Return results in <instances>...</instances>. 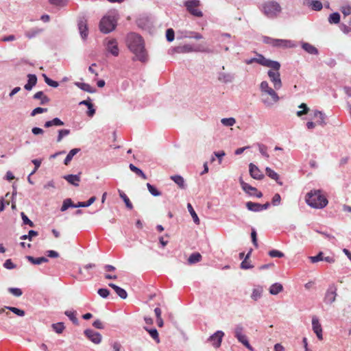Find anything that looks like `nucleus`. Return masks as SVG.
Segmentation results:
<instances>
[{"instance_id": "obj_1", "label": "nucleus", "mask_w": 351, "mask_h": 351, "mask_svg": "<svg viewBox=\"0 0 351 351\" xmlns=\"http://www.w3.org/2000/svg\"><path fill=\"white\" fill-rule=\"evenodd\" d=\"M256 56V58L246 59L245 62L247 64H251L256 62L262 66L271 69V70L268 71L267 75L270 79V81L273 83L274 88L276 90H279L282 86L280 79V74L279 73V70L280 69V62L278 61L267 59L260 53H257Z\"/></svg>"}, {"instance_id": "obj_2", "label": "nucleus", "mask_w": 351, "mask_h": 351, "mask_svg": "<svg viewBox=\"0 0 351 351\" xmlns=\"http://www.w3.org/2000/svg\"><path fill=\"white\" fill-rule=\"evenodd\" d=\"M127 44L130 50L135 55L134 60H138L143 62L147 60L144 41L141 36L136 33L129 34L127 37Z\"/></svg>"}, {"instance_id": "obj_3", "label": "nucleus", "mask_w": 351, "mask_h": 351, "mask_svg": "<svg viewBox=\"0 0 351 351\" xmlns=\"http://www.w3.org/2000/svg\"><path fill=\"white\" fill-rule=\"evenodd\" d=\"M260 90L261 91V101L267 107H271L277 103L280 97L276 91L269 87L267 81H263L260 84Z\"/></svg>"}, {"instance_id": "obj_4", "label": "nucleus", "mask_w": 351, "mask_h": 351, "mask_svg": "<svg viewBox=\"0 0 351 351\" xmlns=\"http://www.w3.org/2000/svg\"><path fill=\"white\" fill-rule=\"evenodd\" d=\"M306 202L311 208L321 209L327 205L328 199L322 195L320 190H314L306 194Z\"/></svg>"}, {"instance_id": "obj_5", "label": "nucleus", "mask_w": 351, "mask_h": 351, "mask_svg": "<svg viewBox=\"0 0 351 351\" xmlns=\"http://www.w3.org/2000/svg\"><path fill=\"white\" fill-rule=\"evenodd\" d=\"M261 11L268 19H276L282 12V8L276 1H267L261 5Z\"/></svg>"}, {"instance_id": "obj_6", "label": "nucleus", "mask_w": 351, "mask_h": 351, "mask_svg": "<svg viewBox=\"0 0 351 351\" xmlns=\"http://www.w3.org/2000/svg\"><path fill=\"white\" fill-rule=\"evenodd\" d=\"M118 18L115 14L104 16L99 22V30L104 34H108L113 31L117 24Z\"/></svg>"}, {"instance_id": "obj_7", "label": "nucleus", "mask_w": 351, "mask_h": 351, "mask_svg": "<svg viewBox=\"0 0 351 351\" xmlns=\"http://www.w3.org/2000/svg\"><path fill=\"white\" fill-rule=\"evenodd\" d=\"M263 42L274 47L287 49L293 48L296 45L291 40L273 38L269 36H263Z\"/></svg>"}, {"instance_id": "obj_8", "label": "nucleus", "mask_w": 351, "mask_h": 351, "mask_svg": "<svg viewBox=\"0 0 351 351\" xmlns=\"http://www.w3.org/2000/svg\"><path fill=\"white\" fill-rule=\"evenodd\" d=\"M184 5L191 15L196 17L203 16V12L197 8L200 5L199 0H187L184 1Z\"/></svg>"}, {"instance_id": "obj_9", "label": "nucleus", "mask_w": 351, "mask_h": 351, "mask_svg": "<svg viewBox=\"0 0 351 351\" xmlns=\"http://www.w3.org/2000/svg\"><path fill=\"white\" fill-rule=\"evenodd\" d=\"M243 327L241 324L237 325L234 328V337L240 343H241L247 348H248L250 350H252V348L250 346L247 337L243 333Z\"/></svg>"}, {"instance_id": "obj_10", "label": "nucleus", "mask_w": 351, "mask_h": 351, "mask_svg": "<svg viewBox=\"0 0 351 351\" xmlns=\"http://www.w3.org/2000/svg\"><path fill=\"white\" fill-rule=\"evenodd\" d=\"M337 288L335 286V285L332 284L328 286V288L327 289V290L326 291L324 298V302L326 304H331L332 303H333L335 301L336 297L337 295Z\"/></svg>"}, {"instance_id": "obj_11", "label": "nucleus", "mask_w": 351, "mask_h": 351, "mask_svg": "<svg viewBox=\"0 0 351 351\" xmlns=\"http://www.w3.org/2000/svg\"><path fill=\"white\" fill-rule=\"evenodd\" d=\"M77 27L82 38L84 40L88 35L87 19L85 16L79 17L77 20Z\"/></svg>"}, {"instance_id": "obj_12", "label": "nucleus", "mask_w": 351, "mask_h": 351, "mask_svg": "<svg viewBox=\"0 0 351 351\" xmlns=\"http://www.w3.org/2000/svg\"><path fill=\"white\" fill-rule=\"evenodd\" d=\"M223 336L224 332L222 330H217L210 336L207 341L210 342L213 347L218 348L221 346Z\"/></svg>"}, {"instance_id": "obj_13", "label": "nucleus", "mask_w": 351, "mask_h": 351, "mask_svg": "<svg viewBox=\"0 0 351 351\" xmlns=\"http://www.w3.org/2000/svg\"><path fill=\"white\" fill-rule=\"evenodd\" d=\"M84 333V335L93 343L99 344L101 342L102 337L99 332L94 331L92 329H86Z\"/></svg>"}, {"instance_id": "obj_14", "label": "nucleus", "mask_w": 351, "mask_h": 351, "mask_svg": "<svg viewBox=\"0 0 351 351\" xmlns=\"http://www.w3.org/2000/svg\"><path fill=\"white\" fill-rule=\"evenodd\" d=\"M312 328L317 337L319 340L323 339L322 328L317 316L312 317Z\"/></svg>"}, {"instance_id": "obj_15", "label": "nucleus", "mask_w": 351, "mask_h": 351, "mask_svg": "<svg viewBox=\"0 0 351 351\" xmlns=\"http://www.w3.org/2000/svg\"><path fill=\"white\" fill-rule=\"evenodd\" d=\"M250 174L255 180H262L264 178L263 173L257 166L253 163L249 165Z\"/></svg>"}, {"instance_id": "obj_16", "label": "nucleus", "mask_w": 351, "mask_h": 351, "mask_svg": "<svg viewBox=\"0 0 351 351\" xmlns=\"http://www.w3.org/2000/svg\"><path fill=\"white\" fill-rule=\"evenodd\" d=\"M234 77V74L232 73L219 72L217 74L218 80L225 84L232 82Z\"/></svg>"}, {"instance_id": "obj_17", "label": "nucleus", "mask_w": 351, "mask_h": 351, "mask_svg": "<svg viewBox=\"0 0 351 351\" xmlns=\"http://www.w3.org/2000/svg\"><path fill=\"white\" fill-rule=\"evenodd\" d=\"M63 178L66 180L69 184L77 186H79V183L80 182V173L73 175L69 174L63 176Z\"/></svg>"}, {"instance_id": "obj_18", "label": "nucleus", "mask_w": 351, "mask_h": 351, "mask_svg": "<svg viewBox=\"0 0 351 351\" xmlns=\"http://www.w3.org/2000/svg\"><path fill=\"white\" fill-rule=\"evenodd\" d=\"M108 51L114 56H117L119 53L117 43L115 40H110L107 44Z\"/></svg>"}, {"instance_id": "obj_19", "label": "nucleus", "mask_w": 351, "mask_h": 351, "mask_svg": "<svg viewBox=\"0 0 351 351\" xmlns=\"http://www.w3.org/2000/svg\"><path fill=\"white\" fill-rule=\"evenodd\" d=\"M302 48L308 53L311 55H318V49L311 44L306 42H301Z\"/></svg>"}, {"instance_id": "obj_20", "label": "nucleus", "mask_w": 351, "mask_h": 351, "mask_svg": "<svg viewBox=\"0 0 351 351\" xmlns=\"http://www.w3.org/2000/svg\"><path fill=\"white\" fill-rule=\"evenodd\" d=\"M239 182L242 189L250 195L252 196L254 195V192H257V189L255 187L245 182L242 179H240Z\"/></svg>"}, {"instance_id": "obj_21", "label": "nucleus", "mask_w": 351, "mask_h": 351, "mask_svg": "<svg viewBox=\"0 0 351 351\" xmlns=\"http://www.w3.org/2000/svg\"><path fill=\"white\" fill-rule=\"evenodd\" d=\"M27 78V83L24 86V88L27 90H31L37 83V77L34 74H28Z\"/></svg>"}, {"instance_id": "obj_22", "label": "nucleus", "mask_w": 351, "mask_h": 351, "mask_svg": "<svg viewBox=\"0 0 351 351\" xmlns=\"http://www.w3.org/2000/svg\"><path fill=\"white\" fill-rule=\"evenodd\" d=\"M314 117L318 119L317 121L318 125H320L322 126H324L326 125V115L324 112L319 110H315Z\"/></svg>"}, {"instance_id": "obj_23", "label": "nucleus", "mask_w": 351, "mask_h": 351, "mask_svg": "<svg viewBox=\"0 0 351 351\" xmlns=\"http://www.w3.org/2000/svg\"><path fill=\"white\" fill-rule=\"evenodd\" d=\"M80 105L86 106V108H88L87 115L88 117H92L95 114V109L94 108L93 104L90 102L89 97L88 100H83L80 102Z\"/></svg>"}, {"instance_id": "obj_24", "label": "nucleus", "mask_w": 351, "mask_h": 351, "mask_svg": "<svg viewBox=\"0 0 351 351\" xmlns=\"http://www.w3.org/2000/svg\"><path fill=\"white\" fill-rule=\"evenodd\" d=\"M108 286L112 288L116 293L121 298V299H125L128 297V293L125 289L123 288L113 284V283H109Z\"/></svg>"}, {"instance_id": "obj_25", "label": "nucleus", "mask_w": 351, "mask_h": 351, "mask_svg": "<svg viewBox=\"0 0 351 351\" xmlns=\"http://www.w3.org/2000/svg\"><path fill=\"white\" fill-rule=\"evenodd\" d=\"M170 178L178 186V187L180 189H186V185L185 184V181H184L183 177H182L181 176L174 175V176H171L170 177Z\"/></svg>"}, {"instance_id": "obj_26", "label": "nucleus", "mask_w": 351, "mask_h": 351, "mask_svg": "<svg viewBox=\"0 0 351 351\" xmlns=\"http://www.w3.org/2000/svg\"><path fill=\"white\" fill-rule=\"evenodd\" d=\"M26 258L34 265H40L44 263H47L49 261L48 258L45 256L34 258L32 256H27Z\"/></svg>"}, {"instance_id": "obj_27", "label": "nucleus", "mask_w": 351, "mask_h": 351, "mask_svg": "<svg viewBox=\"0 0 351 351\" xmlns=\"http://www.w3.org/2000/svg\"><path fill=\"white\" fill-rule=\"evenodd\" d=\"M75 86L81 90L87 93H93L96 91V89L92 87L90 84L84 82H75Z\"/></svg>"}, {"instance_id": "obj_28", "label": "nucleus", "mask_w": 351, "mask_h": 351, "mask_svg": "<svg viewBox=\"0 0 351 351\" xmlns=\"http://www.w3.org/2000/svg\"><path fill=\"white\" fill-rule=\"evenodd\" d=\"M173 51L176 53H188L195 51L193 46L191 45H184L183 46H178L173 48Z\"/></svg>"}, {"instance_id": "obj_29", "label": "nucleus", "mask_w": 351, "mask_h": 351, "mask_svg": "<svg viewBox=\"0 0 351 351\" xmlns=\"http://www.w3.org/2000/svg\"><path fill=\"white\" fill-rule=\"evenodd\" d=\"M64 125V122L59 118L56 117L52 120L47 121L45 123L44 126L47 128L52 126H62Z\"/></svg>"}, {"instance_id": "obj_30", "label": "nucleus", "mask_w": 351, "mask_h": 351, "mask_svg": "<svg viewBox=\"0 0 351 351\" xmlns=\"http://www.w3.org/2000/svg\"><path fill=\"white\" fill-rule=\"evenodd\" d=\"M283 290L282 285L279 282L272 284L269 287V293L271 295H277Z\"/></svg>"}, {"instance_id": "obj_31", "label": "nucleus", "mask_w": 351, "mask_h": 351, "mask_svg": "<svg viewBox=\"0 0 351 351\" xmlns=\"http://www.w3.org/2000/svg\"><path fill=\"white\" fill-rule=\"evenodd\" d=\"M34 99H40V104L44 105L49 102V98L44 95L43 91H38L34 95Z\"/></svg>"}, {"instance_id": "obj_32", "label": "nucleus", "mask_w": 351, "mask_h": 351, "mask_svg": "<svg viewBox=\"0 0 351 351\" xmlns=\"http://www.w3.org/2000/svg\"><path fill=\"white\" fill-rule=\"evenodd\" d=\"M306 5L315 11H320L323 8L322 3L318 0H312L310 2H307Z\"/></svg>"}, {"instance_id": "obj_33", "label": "nucleus", "mask_w": 351, "mask_h": 351, "mask_svg": "<svg viewBox=\"0 0 351 351\" xmlns=\"http://www.w3.org/2000/svg\"><path fill=\"white\" fill-rule=\"evenodd\" d=\"M69 208H78L77 206V204H73L71 199H70V198L65 199L63 201L60 210L62 212H64V211L66 210Z\"/></svg>"}, {"instance_id": "obj_34", "label": "nucleus", "mask_w": 351, "mask_h": 351, "mask_svg": "<svg viewBox=\"0 0 351 351\" xmlns=\"http://www.w3.org/2000/svg\"><path fill=\"white\" fill-rule=\"evenodd\" d=\"M80 151V149L79 148H74L69 151L67 156L64 158V164L65 165H68L71 160L73 159V156L77 154Z\"/></svg>"}, {"instance_id": "obj_35", "label": "nucleus", "mask_w": 351, "mask_h": 351, "mask_svg": "<svg viewBox=\"0 0 351 351\" xmlns=\"http://www.w3.org/2000/svg\"><path fill=\"white\" fill-rule=\"evenodd\" d=\"M263 291V289L262 287L259 286L256 288H254L251 294V298L254 301H257L261 298Z\"/></svg>"}, {"instance_id": "obj_36", "label": "nucleus", "mask_w": 351, "mask_h": 351, "mask_svg": "<svg viewBox=\"0 0 351 351\" xmlns=\"http://www.w3.org/2000/svg\"><path fill=\"white\" fill-rule=\"evenodd\" d=\"M265 171H266V173L267 175L271 179L274 180L276 181V182L278 184H279L280 185H282V183L281 182L279 181V175L275 172L274 170H272L271 168L269 167H266L265 169Z\"/></svg>"}, {"instance_id": "obj_37", "label": "nucleus", "mask_w": 351, "mask_h": 351, "mask_svg": "<svg viewBox=\"0 0 351 351\" xmlns=\"http://www.w3.org/2000/svg\"><path fill=\"white\" fill-rule=\"evenodd\" d=\"M247 208L253 212H260L261 211V204L252 202H247L246 203Z\"/></svg>"}, {"instance_id": "obj_38", "label": "nucleus", "mask_w": 351, "mask_h": 351, "mask_svg": "<svg viewBox=\"0 0 351 351\" xmlns=\"http://www.w3.org/2000/svg\"><path fill=\"white\" fill-rule=\"evenodd\" d=\"M202 260V255L198 252L192 253L188 258V262L190 264H195Z\"/></svg>"}, {"instance_id": "obj_39", "label": "nucleus", "mask_w": 351, "mask_h": 351, "mask_svg": "<svg viewBox=\"0 0 351 351\" xmlns=\"http://www.w3.org/2000/svg\"><path fill=\"white\" fill-rule=\"evenodd\" d=\"M129 168L132 171H133L134 173H135L136 175L141 177L142 178H143L145 180H146L147 178V176L143 173V171L141 169H140L139 168L136 167L133 164H130Z\"/></svg>"}, {"instance_id": "obj_40", "label": "nucleus", "mask_w": 351, "mask_h": 351, "mask_svg": "<svg viewBox=\"0 0 351 351\" xmlns=\"http://www.w3.org/2000/svg\"><path fill=\"white\" fill-rule=\"evenodd\" d=\"M340 14L339 12H333L329 15L328 22L330 24H337L340 22Z\"/></svg>"}, {"instance_id": "obj_41", "label": "nucleus", "mask_w": 351, "mask_h": 351, "mask_svg": "<svg viewBox=\"0 0 351 351\" xmlns=\"http://www.w3.org/2000/svg\"><path fill=\"white\" fill-rule=\"evenodd\" d=\"M187 208H188V210L190 213L195 223L199 224V217H198L197 215L196 214L195 210L193 209L192 205L190 203H189L187 204Z\"/></svg>"}, {"instance_id": "obj_42", "label": "nucleus", "mask_w": 351, "mask_h": 351, "mask_svg": "<svg viewBox=\"0 0 351 351\" xmlns=\"http://www.w3.org/2000/svg\"><path fill=\"white\" fill-rule=\"evenodd\" d=\"M156 322L158 327H162L164 325L163 319L161 317V310L159 308H155Z\"/></svg>"}, {"instance_id": "obj_43", "label": "nucleus", "mask_w": 351, "mask_h": 351, "mask_svg": "<svg viewBox=\"0 0 351 351\" xmlns=\"http://www.w3.org/2000/svg\"><path fill=\"white\" fill-rule=\"evenodd\" d=\"M65 315H66L69 319L75 325L78 324V319L76 317V312L71 311H66L64 312Z\"/></svg>"}, {"instance_id": "obj_44", "label": "nucleus", "mask_w": 351, "mask_h": 351, "mask_svg": "<svg viewBox=\"0 0 351 351\" xmlns=\"http://www.w3.org/2000/svg\"><path fill=\"white\" fill-rule=\"evenodd\" d=\"M53 330L58 334H61L65 328L63 322H58L51 325Z\"/></svg>"}, {"instance_id": "obj_45", "label": "nucleus", "mask_w": 351, "mask_h": 351, "mask_svg": "<svg viewBox=\"0 0 351 351\" xmlns=\"http://www.w3.org/2000/svg\"><path fill=\"white\" fill-rule=\"evenodd\" d=\"M119 195L125 202L126 207L130 210L132 209L133 206L128 197L123 191H119Z\"/></svg>"}, {"instance_id": "obj_46", "label": "nucleus", "mask_w": 351, "mask_h": 351, "mask_svg": "<svg viewBox=\"0 0 351 351\" xmlns=\"http://www.w3.org/2000/svg\"><path fill=\"white\" fill-rule=\"evenodd\" d=\"M221 123L226 127L233 126L236 123V119L233 117L223 118L221 120Z\"/></svg>"}, {"instance_id": "obj_47", "label": "nucleus", "mask_w": 351, "mask_h": 351, "mask_svg": "<svg viewBox=\"0 0 351 351\" xmlns=\"http://www.w3.org/2000/svg\"><path fill=\"white\" fill-rule=\"evenodd\" d=\"M38 232L37 231H35V230H30L29 232H28V234H24V235H22L20 239L21 240H26V239H28L29 241H32V238L34 237H36L38 236Z\"/></svg>"}, {"instance_id": "obj_48", "label": "nucleus", "mask_w": 351, "mask_h": 351, "mask_svg": "<svg viewBox=\"0 0 351 351\" xmlns=\"http://www.w3.org/2000/svg\"><path fill=\"white\" fill-rule=\"evenodd\" d=\"M71 133L70 130L69 129H62L58 130V135L57 136V142H60L62 138L69 135Z\"/></svg>"}, {"instance_id": "obj_49", "label": "nucleus", "mask_w": 351, "mask_h": 351, "mask_svg": "<svg viewBox=\"0 0 351 351\" xmlns=\"http://www.w3.org/2000/svg\"><path fill=\"white\" fill-rule=\"evenodd\" d=\"M5 308L19 317H23L25 315V311L22 309H20V308H18L16 307H13V306H5Z\"/></svg>"}, {"instance_id": "obj_50", "label": "nucleus", "mask_w": 351, "mask_h": 351, "mask_svg": "<svg viewBox=\"0 0 351 351\" xmlns=\"http://www.w3.org/2000/svg\"><path fill=\"white\" fill-rule=\"evenodd\" d=\"M96 199L95 196L91 197L87 202H79L77 204V206L80 207H88L90 206Z\"/></svg>"}, {"instance_id": "obj_51", "label": "nucleus", "mask_w": 351, "mask_h": 351, "mask_svg": "<svg viewBox=\"0 0 351 351\" xmlns=\"http://www.w3.org/2000/svg\"><path fill=\"white\" fill-rule=\"evenodd\" d=\"M43 76L44 77V80H45V83L51 86V87H53V88H56L58 86L59 84L58 82L56 81H54L51 79H50L49 77H48L45 74H43Z\"/></svg>"}, {"instance_id": "obj_52", "label": "nucleus", "mask_w": 351, "mask_h": 351, "mask_svg": "<svg viewBox=\"0 0 351 351\" xmlns=\"http://www.w3.org/2000/svg\"><path fill=\"white\" fill-rule=\"evenodd\" d=\"M21 216L23 224L28 225L32 228L34 227V223L28 218V217L23 212L21 213Z\"/></svg>"}, {"instance_id": "obj_53", "label": "nucleus", "mask_w": 351, "mask_h": 351, "mask_svg": "<svg viewBox=\"0 0 351 351\" xmlns=\"http://www.w3.org/2000/svg\"><path fill=\"white\" fill-rule=\"evenodd\" d=\"M258 150H259L260 153L261 154V155L263 157L268 158L269 156L267 152V146L263 144L258 143Z\"/></svg>"}, {"instance_id": "obj_54", "label": "nucleus", "mask_w": 351, "mask_h": 351, "mask_svg": "<svg viewBox=\"0 0 351 351\" xmlns=\"http://www.w3.org/2000/svg\"><path fill=\"white\" fill-rule=\"evenodd\" d=\"M42 32L40 29H34L25 32V36L29 38L35 37L37 34Z\"/></svg>"}, {"instance_id": "obj_55", "label": "nucleus", "mask_w": 351, "mask_h": 351, "mask_svg": "<svg viewBox=\"0 0 351 351\" xmlns=\"http://www.w3.org/2000/svg\"><path fill=\"white\" fill-rule=\"evenodd\" d=\"M175 38V32L172 28H169L166 31V38L168 42H172Z\"/></svg>"}, {"instance_id": "obj_56", "label": "nucleus", "mask_w": 351, "mask_h": 351, "mask_svg": "<svg viewBox=\"0 0 351 351\" xmlns=\"http://www.w3.org/2000/svg\"><path fill=\"white\" fill-rule=\"evenodd\" d=\"M300 108H302V110H300L297 112V115L298 117H302L304 114H306L309 110V108L307 107L306 104L304 103L301 104L299 106Z\"/></svg>"}, {"instance_id": "obj_57", "label": "nucleus", "mask_w": 351, "mask_h": 351, "mask_svg": "<svg viewBox=\"0 0 351 351\" xmlns=\"http://www.w3.org/2000/svg\"><path fill=\"white\" fill-rule=\"evenodd\" d=\"M269 255L272 258H282L285 256V254L277 250H272L269 252Z\"/></svg>"}, {"instance_id": "obj_58", "label": "nucleus", "mask_w": 351, "mask_h": 351, "mask_svg": "<svg viewBox=\"0 0 351 351\" xmlns=\"http://www.w3.org/2000/svg\"><path fill=\"white\" fill-rule=\"evenodd\" d=\"M323 254H324L322 252H319L316 256H309V259L311 260V262L313 263H317L319 261H322Z\"/></svg>"}, {"instance_id": "obj_59", "label": "nucleus", "mask_w": 351, "mask_h": 351, "mask_svg": "<svg viewBox=\"0 0 351 351\" xmlns=\"http://www.w3.org/2000/svg\"><path fill=\"white\" fill-rule=\"evenodd\" d=\"M97 293L103 298H107L110 295V291L106 288H101L97 290Z\"/></svg>"}, {"instance_id": "obj_60", "label": "nucleus", "mask_w": 351, "mask_h": 351, "mask_svg": "<svg viewBox=\"0 0 351 351\" xmlns=\"http://www.w3.org/2000/svg\"><path fill=\"white\" fill-rule=\"evenodd\" d=\"M8 291L16 297H20L23 292L19 288L10 287L8 289Z\"/></svg>"}, {"instance_id": "obj_61", "label": "nucleus", "mask_w": 351, "mask_h": 351, "mask_svg": "<svg viewBox=\"0 0 351 351\" xmlns=\"http://www.w3.org/2000/svg\"><path fill=\"white\" fill-rule=\"evenodd\" d=\"M46 112H47V108H41V107H37V108H34L31 112L30 115L32 117H34V116H36L38 114H40V113Z\"/></svg>"}, {"instance_id": "obj_62", "label": "nucleus", "mask_w": 351, "mask_h": 351, "mask_svg": "<svg viewBox=\"0 0 351 351\" xmlns=\"http://www.w3.org/2000/svg\"><path fill=\"white\" fill-rule=\"evenodd\" d=\"M3 267L8 269H13L16 267V265L13 263L11 259H7L3 263Z\"/></svg>"}, {"instance_id": "obj_63", "label": "nucleus", "mask_w": 351, "mask_h": 351, "mask_svg": "<svg viewBox=\"0 0 351 351\" xmlns=\"http://www.w3.org/2000/svg\"><path fill=\"white\" fill-rule=\"evenodd\" d=\"M112 351H121L122 348L121 344L119 341H112L110 343Z\"/></svg>"}, {"instance_id": "obj_64", "label": "nucleus", "mask_w": 351, "mask_h": 351, "mask_svg": "<svg viewBox=\"0 0 351 351\" xmlns=\"http://www.w3.org/2000/svg\"><path fill=\"white\" fill-rule=\"evenodd\" d=\"M341 12L345 16H348L351 14V5H346L341 8Z\"/></svg>"}]
</instances>
